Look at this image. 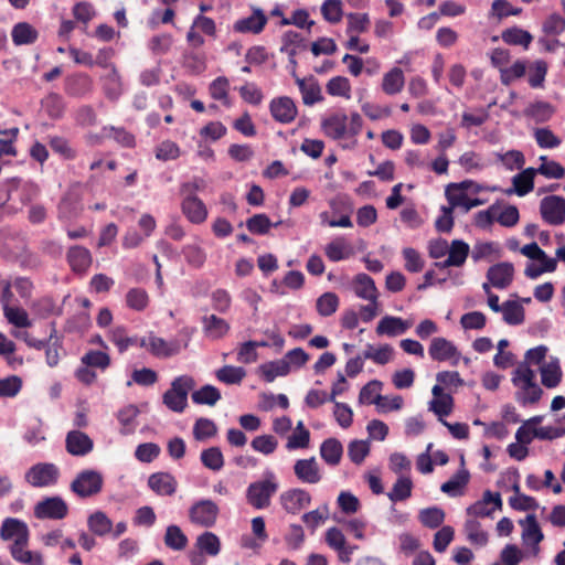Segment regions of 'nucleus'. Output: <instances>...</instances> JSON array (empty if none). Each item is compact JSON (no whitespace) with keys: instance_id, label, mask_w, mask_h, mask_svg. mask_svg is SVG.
<instances>
[{"instance_id":"37","label":"nucleus","mask_w":565,"mask_h":565,"mask_svg":"<svg viewBox=\"0 0 565 565\" xmlns=\"http://www.w3.org/2000/svg\"><path fill=\"white\" fill-rule=\"evenodd\" d=\"M195 547L202 554L216 556L221 551V541L213 532H204L196 537Z\"/></svg>"},{"instance_id":"62","label":"nucleus","mask_w":565,"mask_h":565,"mask_svg":"<svg viewBox=\"0 0 565 565\" xmlns=\"http://www.w3.org/2000/svg\"><path fill=\"white\" fill-rule=\"evenodd\" d=\"M252 448L263 455H271L278 447L277 439L271 435H260L250 443Z\"/></svg>"},{"instance_id":"4","label":"nucleus","mask_w":565,"mask_h":565,"mask_svg":"<svg viewBox=\"0 0 565 565\" xmlns=\"http://www.w3.org/2000/svg\"><path fill=\"white\" fill-rule=\"evenodd\" d=\"M104 484V478L97 470L86 469L76 475L71 482V490L79 498H89L98 494Z\"/></svg>"},{"instance_id":"59","label":"nucleus","mask_w":565,"mask_h":565,"mask_svg":"<svg viewBox=\"0 0 565 565\" xmlns=\"http://www.w3.org/2000/svg\"><path fill=\"white\" fill-rule=\"evenodd\" d=\"M105 94L107 98L116 100L122 93L120 75L114 65H110V73L106 77Z\"/></svg>"},{"instance_id":"27","label":"nucleus","mask_w":565,"mask_h":565,"mask_svg":"<svg viewBox=\"0 0 565 565\" xmlns=\"http://www.w3.org/2000/svg\"><path fill=\"white\" fill-rule=\"evenodd\" d=\"M352 286L356 297L363 300L379 299V290L374 280L369 275L364 273L358 274L352 281Z\"/></svg>"},{"instance_id":"43","label":"nucleus","mask_w":565,"mask_h":565,"mask_svg":"<svg viewBox=\"0 0 565 565\" xmlns=\"http://www.w3.org/2000/svg\"><path fill=\"white\" fill-rule=\"evenodd\" d=\"M192 401L199 405L213 406L221 399V392L213 385H204L192 393Z\"/></svg>"},{"instance_id":"33","label":"nucleus","mask_w":565,"mask_h":565,"mask_svg":"<svg viewBox=\"0 0 565 565\" xmlns=\"http://www.w3.org/2000/svg\"><path fill=\"white\" fill-rule=\"evenodd\" d=\"M324 253L331 262H340L351 255L352 248L344 237H337L326 245Z\"/></svg>"},{"instance_id":"30","label":"nucleus","mask_w":565,"mask_h":565,"mask_svg":"<svg viewBox=\"0 0 565 565\" xmlns=\"http://www.w3.org/2000/svg\"><path fill=\"white\" fill-rule=\"evenodd\" d=\"M404 85V72L399 67H393L383 75L381 88L386 95L394 96L403 90Z\"/></svg>"},{"instance_id":"2","label":"nucleus","mask_w":565,"mask_h":565,"mask_svg":"<svg viewBox=\"0 0 565 565\" xmlns=\"http://www.w3.org/2000/svg\"><path fill=\"white\" fill-rule=\"evenodd\" d=\"M279 484L273 471H265L264 479L254 481L246 489V501L256 510L267 509Z\"/></svg>"},{"instance_id":"3","label":"nucleus","mask_w":565,"mask_h":565,"mask_svg":"<svg viewBox=\"0 0 565 565\" xmlns=\"http://www.w3.org/2000/svg\"><path fill=\"white\" fill-rule=\"evenodd\" d=\"M194 384V380L189 375L175 377L171 387L162 396L163 404L172 412H183L188 405V394Z\"/></svg>"},{"instance_id":"10","label":"nucleus","mask_w":565,"mask_h":565,"mask_svg":"<svg viewBox=\"0 0 565 565\" xmlns=\"http://www.w3.org/2000/svg\"><path fill=\"white\" fill-rule=\"evenodd\" d=\"M540 211L543 220L551 225H561L565 221V199L551 195L541 201Z\"/></svg>"},{"instance_id":"18","label":"nucleus","mask_w":565,"mask_h":565,"mask_svg":"<svg viewBox=\"0 0 565 565\" xmlns=\"http://www.w3.org/2000/svg\"><path fill=\"white\" fill-rule=\"evenodd\" d=\"M294 472L301 482L309 484H316L322 478L315 457L297 460L294 466Z\"/></svg>"},{"instance_id":"31","label":"nucleus","mask_w":565,"mask_h":565,"mask_svg":"<svg viewBox=\"0 0 565 565\" xmlns=\"http://www.w3.org/2000/svg\"><path fill=\"white\" fill-rule=\"evenodd\" d=\"M535 175V168H527L522 172L515 174L512 179L513 189L507 190L508 194L516 193L523 196L533 190Z\"/></svg>"},{"instance_id":"26","label":"nucleus","mask_w":565,"mask_h":565,"mask_svg":"<svg viewBox=\"0 0 565 565\" xmlns=\"http://www.w3.org/2000/svg\"><path fill=\"white\" fill-rule=\"evenodd\" d=\"M177 484L174 477L167 472L152 473L148 479L149 488L159 495H172Z\"/></svg>"},{"instance_id":"55","label":"nucleus","mask_w":565,"mask_h":565,"mask_svg":"<svg viewBox=\"0 0 565 565\" xmlns=\"http://www.w3.org/2000/svg\"><path fill=\"white\" fill-rule=\"evenodd\" d=\"M216 433L217 427L212 419L201 417L194 423L193 436L199 441L214 437Z\"/></svg>"},{"instance_id":"53","label":"nucleus","mask_w":565,"mask_h":565,"mask_svg":"<svg viewBox=\"0 0 565 565\" xmlns=\"http://www.w3.org/2000/svg\"><path fill=\"white\" fill-rule=\"evenodd\" d=\"M339 307V297L331 291L322 294L316 303L317 311L322 317L333 315Z\"/></svg>"},{"instance_id":"25","label":"nucleus","mask_w":565,"mask_h":565,"mask_svg":"<svg viewBox=\"0 0 565 565\" xmlns=\"http://www.w3.org/2000/svg\"><path fill=\"white\" fill-rule=\"evenodd\" d=\"M347 121L345 114H332L322 120L321 128L326 136L335 140L341 139L348 134Z\"/></svg>"},{"instance_id":"63","label":"nucleus","mask_w":565,"mask_h":565,"mask_svg":"<svg viewBox=\"0 0 565 565\" xmlns=\"http://www.w3.org/2000/svg\"><path fill=\"white\" fill-rule=\"evenodd\" d=\"M445 520V512L439 508H427L419 512V521L427 527L436 529Z\"/></svg>"},{"instance_id":"29","label":"nucleus","mask_w":565,"mask_h":565,"mask_svg":"<svg viewBox=\"0 0 565 565\" xmlns=\"http://www.w3.org/2000/svg\"><path fill=\"white\" fill-rule=\"evenodd\" d=\"M463 533L469 543L475 546H486L489 540L488 532L475 518H468L463 524Z\"/></svg>"},{"instance_id":"50","label":"nucleus","mask_w":565,"mask_h":565,"mask_svg":"<svg viewBox=\"0 0 565 565\" xmlns=\"http://www.w3.org/2000/svg\"><path fill=\"white\" fill-rule=\"evenodd\" d=\"M326 90L331 96H339L349 99L351 97V85L347 77L334 76L326 85Z\"/></svg>"},{"instance_id":"34","label":"nucleus","mask_w":565,"mask_h":565,"mask_svg":"<svg viewBox=\"0 0 565 565\" xmlns=\"http://www.w3.org/2000/svg\"><path fill=\"white\" fill-rule=\"evenodd\" d=\"M382 386V382L377 380L370 381L361 388L359 394V403L366 405L374 404L377 406L380 401H385L384 396L381 395Z\"/></svg>"},{"instance_id":"47","label":"nucleus","mask_w":565,"mask_h":565,"mask_svg":"<svg viewBox=\"0 0 565 565\" xmlns=\"http://www.w3.org/2000/svg\"><path fill=\"white\" fill-rule=\"evenodd\" d=\"M413 482L408 477L401 476L387 493L391 501H404L412 495Z\"/></svg>"},{"instance_id":"49","label":"nucleus","mask_w":565,"mask_h":565,"mask_svg":"<svg viewBox=\"0 0 565 565\" xmlns=\"http://www.w3.org/2000/svg\"><path fill=\"white\" fill-rule=\"evenodd\" d=\"M503 320L508 324H520L524 320V308L516 301H505L502 303Z\"/></svg>"},{"instance_id":"44","label":"nucleus","mask_w":565,"mask_h":565,"mask_svg":"<svg viewBox=\"0 0 565 565\" xmlns=\"http://www.w3.org/2000/svg\"><path fill=\"white\" fill-rule=\"evenodd\" d=\"M26 546L28 545H21L15 546V548H10L12 558L25 565H44L43 555L39 552L25 550Z\"/></svg>"},{"instance_id":"6","label":"nucleus","mask_w":565,"mask_h":565,"mask_svg":"<svg viewBox=\"0 0 565 565\" xmlns=\"http://www.w3.org/2000/svg\"><path fill=\"white\" fill-rule=\"evenodd\" d=\"M218 514V505L210 499L199 500L189 509V520L191 523L202 527L214 526Z\"/></svg>"},{"instance_id":"52","label":"nucleus","mask_w":565,"mask_h":565,"mask_svg":"<svg viewBox=\"0 0 565 565\" xmlns=\"http://www.w3.org/2000/svg\"><path fill=\"white\" fill-rule=\"evenodd\" d=\"M209 90L213 99L222 102L225 106H231L228 98L230 82L225 76L215 78L211 83Z\"/></svg>"},{"instance_id":"11","label":"nucleus","mask_w":565,"mask_h":565,"mask_svg":"<svg viewBox=\"0 0 565 565\" xmlns=\"http://www.w3.org/2000/svg\"><path fill=\"white\" fill-rule=\"evenodd\" d=\"M429 356L434 361H450L452 364H457L460 359V353L456 345L443 337L434 338L430 341L428 349Z\"/></svg>"},{"instance_id":"61","label":"nucleus","mask_w":565,"mask_h":565,"mask_svg":"<svg viewBox=\"0 0 565 565\" xmlns=\"http://www.w3.org/2000/svg\"><path fill=\"white\" fill-rule=\"evenodd\" d=\"M329 518V509L327 505L307 512L302 515V522L307 527L315 531L319 525L323 524Z\"/></svg>"},{"instance_id":"36","label":"nucleus","mask_w":565,"mask_h":565,"mask_svg":"<svg viewBox=\"0 0 565 565\" xmlns=\"http://www.w3.org/2000/svg\"><path fill=\"white\" fill-rule=\"evenodd\" d=\"M342 454L343 447L335 438L326 439L320 447L322 459L331 466H337L340 462Z\"/></svg>"},{"instance_id":"32","label":"nucleus","mask_w":565,"mask_h":565,"mask_svg":"<svg viewBox=\"0 0 565 565\" xmlns=\"http://www.w3.org/2000/svg\"><path fill=\"white\" fill-rule=\"evenodd\" d=\"M38 31L28 22L17 23L11 31V38L15 45L32 44L38 40Z\"/></svg>"},{"instance_id":"19","label":"nucleus","mask_w":565,"mask_h":565,"mask_svg":"<svg viewBox=\"0 0 565 565\" xmlns=\"http://www.w3.org/2000/svg\"><path fill=\"white\" fill-rule=\"evenodd\" d=\"M514 268L511 263H499L488 269L487 278L491 286L504 289L512 282Z\"/></svg>"},{"instance_id":"24","label":"nucleus","mask_w":565,"mask_h":565,"mask_svg":"<svg viewBox=\"0 0 565 565\" xmlns=\"http://www.w3.org/2000/svg\"><path fill=\"white\" fill-rule=\"evenodd\" d=\"M446 198L452 209L462 207L465 212L483 203L479 199H470L466 191L451 184L446 188Z\"/></svg>"},{"instance_id":"21","label":"nucleus","mask_w":565,"mask_h":565,"mask_svg":"<svg viewBox=\"0 0 565 565\" xmlns=\"http://www.w3.org/2000/svg\"><path fill=\"white\" fill-rule=\"evenodd\" d=\"M181 210L188 221L193 224H201L207 217V209L198 196L183 198Z\"/></svg>"},{"instance_id":"42","label":"nucleus","mask_w":565,"mask_h":565,"mask_svg":"<svg viewBox=\"0 0 565 565\" xmlns=\"http://www.w3.org/2000/svg\"><path fill=\"white\" fill-rule=\"evenodd\" d=\"M469 472L466 469L459 470L448 481L444 482L440 490L451 497L460 494L461 489L466 487L469 481Z\"/></svg>"},{"instance_id":"12","label":"nucleus","mask_w":565,"mask_h":565,"mask_svg":"<svg viewBox=\"0 0 565 565\" xmlns=\"http://www.w3.org/2000/svg\"><path fill=\"white\" fill-rule=\"evenodd\" d=\"M139 345L146 348L153 355L158 358H170L178 354L181 351V344L179 341H166L162 338L156 335H149L140 340Z\"/></svg>"},{"instance_id":"22","label":"nucleus","mask_w":565,"mask_h":565,"mask_svg":"<svg viewBox=\"0 0 565 565\" xmlns=\"http://www.w3.org/2000/svg\"><path fill=\"white\" fill-rule=\"evenodd\" d=\"M267 23V17L263 10L254 9L249 17L239 19L234 24V30L241 33L258 34L263 31Z\"/></svg>"},{"instance_id":"16","label":"nucleus","mask_w":565,"mask_h":565,"mask_svg":"<svg viewBox=\"0 0 565 565\" xmlns=\"http://www.w3.org/2000/svg\"><path fill=\"white\" fill-rule=\"evenodd\" d=\"M523 527L522 540L525 545L531 546L533 554L537 555L540 552L539 544L543 541L544 534L540 529L535 515L529 514L524 520L520 521Z\"/></svg>"},{"instance_id":"64","label":"nucleus","mask_w":565,"mask_h":565,"mask_svg":"<svg viewBox=\"0 0 565 565\" xmlns=\"http://www.w3.org/2000/svg\"><path fill=\"white\" fill-rule=\"evenodd\" d=\"M369 452L370 444L367 440H353L349 444L348 456L356 465L362 463Z\"/></svg>"},{"instance_id":"17","label":"nucleus","mask_w":565,"mask_h":565,"mask_svg":"<svg viewBox=\"0 0 565 565\" xmlns=\"http://www.w3.org/2000/svg\"><path fill=\"white\" fill-rule=\"evenodd\" d=\"M65 446L71 455L82 457L93 450L94 443L87 434L81 430H71L66 435Z\"/></svg>"},{"instance_id":"23","label":"nucleus","mask_w":565,"mask_h":565,"mask_svg":"<svg viewBox=\"0 0 565 565\" xmlns=\"http://www.w3.org/2000/svg\"><path fill=\"white\" fill-rule=\"evenodd\" d=\"M412 327V322L399 317L385 316L376 327L379 335L396 337L404 334Z\"/></svg>"},{"instance_id":"38","label":"nucleus","mask_w":565,"mask_h":565,"mask_svg":"<svg viewBox=\"0 0 565 565\" xmlns=\"http://www.w3.org/2000/svg\"><path fill=\"white\" fill-rule=\"evenodd\" d=\"M87 526L94 534L105 536L110 533L113 522L104 512L96 511L88 516Z\"/></svg>"},{"instance_id":"7","label":"nucleus","mask_w":565,"mask_h":565,"mask_svg":"<svg viewBox=\"0 0 565 565\" xmlns=\"http://www.w3.org/2000/svg\"><path fill=\"white\" fill-rule=\"evenodd\" d=\"M30 531L26 523L15 518H7L3 520L0 529V539L3 541H13L10 548L15 546L28 545Z\"/></svg>"},{"instance_id":"56","label":"nucleus","mask_w":565,"mask_h":565,"mask_svg":"<svg viewBox=\"0 0 565 565\" xmlns=\"http://www.w3.org/2000/svg\"><path fill=\"white\" fill-rule=\"evenodd\" d=\"M127 306L136 311H142L149 303L148 292L142 288H131L126 294Z\"/></svg>"},{"instance_id":"51","label":"nucleus","mask_w":565,"mask_h":565,"mask_svg":"<svg viewBox=\"0 0 565 565\" xmlns=\"http://www.w3.org/2000/svg\"><path fill=\"white\" fill-rule=\"evenodd\" d=\"M502 40L507 44L521 45L527 49L533 40V36L530 34V32L525 30L519 28H511L502 33Z\"/></svg>"},{"instance_id":"54","label":"nucleus","mask_w":565,"mask_h":565,"mask_svg":"<svg viewBox=\"0 0 565 565\" xmlns=\"http://www.w3.org/2000/svg\"><path fill=\"white\" fill-rule=\"evenodd\" d=\"M469 254V245L460 239H455L448 249L449 263L455 267H460L465 264Z\"/></svg>"},{"instance_id":"46","label":"nucleus","mask_w":565,"mask_h":565,"mask_svg":"<svg viewBox=\"0 0 565 565\" xmlns=\"http://www.w3.org/2000/svg\"><path fill=\"white\" fill-rule=\"evenodd\" d=\"M216 379L225 384H239L246 376V371L241 366L225 365L215 373Z\"/></svg>"},{"instance_id":"13","label":"nucleus","mask_w":565,"mask_h":565,"mask_svg":"<svg viewBox=\"0 0 565 565\" xmlns=\"http://www.w3.org/2000/svg\"><path fill=\"white\" fill-rule=\"evenodd\" d=\"M280 503L286 512L297 514L311 503V495L303 489H290L280 494Z\"/></svg>"},{"instance_id":"15","label":"nucleus","mask_w":565,"mask_h":565,"mask_svg":"<svg viewBox=\"0 0 565 565\" xmlns=\"http://www.w3.org/2000/svg\"><path fill=\"white\" fill-rule=\"evenodd\" d=\"M269 110L273 118L280 124H290L298 113L294 100L287 96L271 99Z\"/></svg>"},{"instance_id":"58","label":"nucleus","mask_w":565,"mask_h":565,"mask_svg":"<svg viewBox=\"0 0 565 565\" xmlns=\"http://www.w3.org/2000/svg\"><path fill=\"white\" fill-rule=\"evenodd\" d=\"M302 96L303 104L313 105L321 100L320 88L315 83H307L303 78L296 79Z\"/></svg>"},{"instance_id":"60","label":"nucleus","mask_w":565,"mask_h":565,"mask_svg":"<svg viewBox=\"0 0 565 565\" xmlns=\"http://www.w3.org/2000/svg\"><path fill=\"white\" fill-rule=\"evenodd\" d=\"M278 223L273 224L266 214H255L247 220L246 226L249 232L258 235L268 233L271 226H277Z\"/></svg>"},{"instance_id":"45","label":"nucleus","mask_w":565,"mask_h":565,"mask_svg":"<svg viewBox=\"0 0 565 565\" xmlns=\"http://www.w3.org/2000/svg\"><path fill=\"white\" fill-rule=\"evenodd\" d=\"M200 459L202 465L212 471H220L224 467V456L218 447L204 449Z\"/></svg>"},{"instance_id":"57","label":"nucleus","mask_w":565,"mask_h":565,"mask_svg":"<svg viewBox=\"0 0 565 565\" xmlns=\"http://www.w3.org/2000/svg\"><path fill=\"white\" fill-rule=\"evenodd\" d=\"M541 166L535 169V174L540 173L548 179H561L565 174V169L556 161L547 160L545 156H541Z\"/></svg>"},{"instance_id":"9","label":"nucleus","mask_w":565,"mask_h":565,"mask_svg":"<svg viewBox=\"0 0 565 565\" xmlns=\"http://www.w3.org/2000/svg\"><path fill=\"white\" fill-rule=\"evenodd\" d=\"M68 513V507L61 497H50L36 503L34 515L38 519L62 520Z\"/></svg>"},{"instance_id":"5","label":"nucleus","mask_w":565,"mask_h":565,"mask_svg":"<svg viewBox=\"0 0 565 565\" xmlns=\"http://www.w3.org/2000/svg\"><path fill=\"white\" fill-rule=\"evenodd\" d=\"M60 477V469L51 462H39L25 472V481L34 488L54 486Z\"/></svg>"},{"instance_id":"40","label":"nucleus","mask_w":565,"mask_h":565,"mask_svg":"<svg viewBox=\"0 0 565 565\" xmlns=\"http://www.w3.org/2000/svg\"><path fill=\"white\" fill-rule=\"evenodd\" d=\"M287 362L288 361H285L282 358L264 363L259 366V372L267 382H273L276 377L285 376L290 372Z\"/></svg>"},{"instance_id":"14","label":"nucleus","mask_w":565,"mask_h":565,"mask_svg":"<svg viewBox=\"0 0 565 565\" xmlns=\"http://www.w3.org/2000/svg\"><path fill=\"white\" fill-rule=\"evenodd\" d=\"M326 543L338 553V557L342 563H350L352 554L356 550V546L347 544L344 534L338 527H330L326 532Z\"/></svg>"},{"instance_id":"35","label":"nucleus","mask_w":565,"mask_h":565,"mask_svg":"<svg viewBox=\"0 0 565 565\" xmlns=\"http://www.w3.org/2000/svg\"><path fill=\"white\" fill-rule=\"evenodd\" d=\"M202 322L204 331L212 339H221L230 330V324L215 315L205 316Z\"/></svg>"},{"instance_id":"41","label":"nucleus","mask_w":565,"mask_h":565,"mask_svg":"<svg viewBox=\"0 0 565 565\" xmlns=\"http://www.w3.org/2000/svg\"><path fill=\"white\" fill-rule=\"evenodd\" d=\"M189 540L180 526L169 525L164 534V544L173 551H182L186 547Z\"/></svg>"},{"instance_id":"20","label":"nucleus","mask_w":565,"mask_h":565,"mask_svg":"<svg viewBox=\"0 0 565 565\" xmlns=\"http://www.w3.org/2000/svg\"><path fill=\"white\" fill-rule=\"evenodd\" d=\"M541 383L546 388L557 387L563 380V371L558 358L551 356L548 362L540 366Z\"/></svg>"},{"instance_id":"39","label":"nucleus","mask_w":565,"mask_h":565,"mask_svg":"<svg viewBox=\"0 0 565 565\" xmlns=\"http://www.w3.org/2000/svg\"><path fill=\"white\" fill-rule=\"evenodd\" d=\"M393 352L394 349L390 344H383L379 348L367 344L366 349L363 351V358L365 360H372L376 364L384 365L392 360Z\"/></svg>"},{"instance_id":"48","label":"nucleus","mask_w":565,"mask_h":565,"mask_svg":"<svg viewBox=\"0 0 565 565\" xmlns=\"http://www.w3.org/2000/svg\"><path fill=\"white\" fill-rule=\"evenodd\" d=\"M3 313L8 322L14 327L29 328L32 324L28 312L22 308L11 307L10 305L4 303Z\"/></svg>"},{"instance_id":"1","label":"nucleus","mask_w":565,"mask_h":565,"mask_svg":"<svg viewBox=\"0 0 565 565\" xmlns=\"http://www.w3.org/2000/svg\"><path fill=\"white\" fill-rule=\"evenodd\" d=\"M511 381L518 388L515 398L521 405L535 404L541 399L543 390L535 382V372L527 363L522 362L516 366Z\"/></svg>"},{"instance_id":"28","label":"nucleus","mask_w":565,"mask_h":565,"mask_svg":"<svg viewBox=\"0 0 565 565\" xmlns=\"http://www.w3.org/2000/svg\"><path fill=\"white\" fill-rule=\"evenodd\" d=\"M66 256L70 266L76 273L86 271L92 264L90 252L84 246H72Z\"/></svg>"},{"instance_id":"8","label":"nucleus","mask_w":565,"mask_h":565,"mask_svg":"<svg viewBox=\"0 0 565 565\" xmlns=\"http://www.w3.org/2000/svg\"><path fill=\"white\" fill-rule=\"evenodd\" d=\"M502 500L499 492L487 490L482 494V499L467 508L466 512L469 518H489L495 510H501Z\"/></svg>"}]
</instances>
